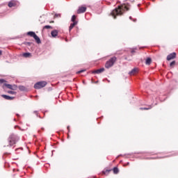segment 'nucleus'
I'll list each match as a JSON object with an SVG mask.
<instances>
[{"label":"nucleus","mask_w":178,"mask_h":178,"mask_svg":"<svg viewBox=\"0 0 178 178\" xmlns=\"http://www.w3.org/2000/svg\"><path fill=\"white\" fill-rule=\"evenodd\" d=\"M18 88L20 91H26L27 90V88H26V87L23 86H19Z\"/></svg>","instance_id":"18"},{"label":"nucleus","mask_w":178,"mask_h":178,"mask_svg":"<svg viewBox=\"0 0 178 178\" xmlns=\"http://www.w3.org/2000/svg\"><path fill=\"white\" fill-rule=\"evenodd\" d=\"M2 56V50H0V56Z\"/></svg>","instance_id":"28"},{"label":"nucleus","mask_w":178,"mask_h":178,"mask_svg":"<svg viewBox=\"0 0 178 178\" xmlns=\"http://www.w3.org/2000/svg\"><path fill=\"white\" fill-rule=\"evenodd\" d=\"M76 17H77L76 15H72V19H71V21L72 22V23H74V22L78 23V22L76 20Z\"/></svg>","instance_id":"20"},{"label":"nucleus","mask_w":178,"mask_h":178,"mask_svg":"<svg viewBox=\"0 0 178 178\" xmlns=\"http://www.w3.org/2000/svg\"><path fill=\"white\" fill-rule=\"evenodd\" d=\"M22 56L24 58H31L32 55H31V53H24L22 54Z\"/></svg>","instance_id":"16"},{"label":"nucleus","mask_w":178,"mask_h":178,"mask_svg":"<svg viewBox=\"0 0 178 178\" xmlns=\"http://www.w3.org/2000/svg\"><path fill=\"white\" fill-rule=\"evenodd\" d=\"M51 36L55 38L58 36V31L57 30H54L51 32Z\"/></svg>","instance_id":"14"},{"label":"nucleus","mask_w":178,"mask_h":178,"mask_svg":"<svg viewBox=\"0 0 178 178\" xmlns=\"http://www.w3.org/2000/svg\"><path fill=\"white\" fill-rule=\"evenodd\" d=\"M8 94H12L13 95L16 94V92H14V91H12V90H8Z\"/></svg>","instance_id":"24"},{"label":"nucleus","mask_w":178,"mask_h":178,"mask_svg":"<svg viewBox=\"0 0 178 178\" xmlns=\"http://www.w3.org/2000/svg\"><path fill=\"white\" fill-rule=\"evenodd\" d=\"M17 5V2L15 0H12L8 3L9 8H13Z\"/></svg>","instance_id":"10"},{"label":"nucleus","mask_w":178,"mask_h":178,"mask_svg":"<svg viewBox=\"0 0 178 178\" xmlns=\"http://www.w3.org/2000/svg\"><path fill=\"white\" fill-rule=\"evenodd\" d=\"M54 21L50 22V23H54Z\"/></svg>","instance_id":"31"},{"label":"nucleus","mask_w":178,"mask_h":178,"mask_svg":"<svg viewBox=\"0 0 178 178\" xmlns=\"http://www.w3.org/2000/svg\"><path fill=\"white\" fill-rule=\"evenodd\" d=\"M67 130L70 131V127H67Z\"/></svg>","instance_id":"29"},{"label":"nucleus","mask_w":178,"mask_h":178,"mask_svg":"<svg viewBox=\"0 0 178 178\" xmlns=\"http://www.w3.org/2000/svg\"><path fill=\"white\" fill-rule=\"evenodd\" d=\"M138 73V69L137 68H134L130 72L129 74L130 76H134V74H137Z\"/></svg>","instance_id":"13"},{"label":"nucleus","mask_w":178,"mask_h":178,"mask_svg":"<svg viewBox=\"0 0 178 178\" xmlns=\"http://www.w3.org/2000/svg\"><path fill=\"white\" fill-rule=\"evenodd\" d=\"M111 172H112V170L106 169L102 171V175L104 176H108V175H109Z\"/></svg>","instance_id":"12"},{"label":"nucleus","mask_w":178,"mask_h":178,"mask_svg":"<svg viewBox=\"0 0 178 178\" xmlns=\"http://www.w3.org/2000/svg\"><path fill=\"white\" fill-rule=\"evenodd\" d=\"M175 58H176V53H172L170 54H169L167 56V60H172V59H175Z\"/></svg>","instance_id":"9"},{"label":"nucleus","mask_w":178,"mask_h":178,"mask_svg":"<svg viewBox=\"0 0 178 178\" xmlns=\"http://www.w3.org/2000/svg\"><path fill=\"white\" fill-rule=\"evenodd\" d=\"M83 72H86V70H83L79 71L77 73L80 74V73H83Z\"/></svg>","instance_id":"26"},{"label":"nucleus","mask_w":178,"mask_h":178,"mask_svg":"<svg viewBox=\"0 0 178 178\" xmlns=\"http://www.w3.org/2000/svg\"><path fill=\"white\" fill-rule=\"evenodd\" d=\"M45 29H52V26H49V25H46L43 27V30H45Z\"/></svg>","instance_id":"23"},{"label":"nucleus","mask_w":178,"mask_h":178,"mask_svg":"<svg viewBox=\"0 0 178 178\" xmlns=\"http://www.w3.org/2000/svg\"><path fill=\"white\" fill-rule=\"evenodd\" d=\"M1 97L2 98H4V99H7L8 101H12L15 99L14 97L8 96L6 95H2Z\"/></svg>","instance_id":"11"},{"label":"nucleus","mask_w":178,"mask_h":178,"mask_svg":"<svg viewBox=\"0 0 178 178\" xmlns=\"http://www.w3.org/2000/svg\"><path fill=\"white\" fill-rule=\"evenodd\" d=\"M175 65H176V61H172L170 63V67H174Z\"/></svg>","instance_id":"22"},{"label":"nucleus","mask_w":178,"mask_h":178,"mask_svg":"<svg viewBox=\"0 0 178 178\" xmlns=\"http://www.w3.org/2000/svg\"><path fill=\"white\" fill-rule=\"evenodd\" d=\"M19 140H20V138L19 136H17V135L15 134H10L8 139L9 145H8L7 147H12V145H15V144H17Z\"/></svg>","instance_id":"2"},{"label":"nucleus","mask_w":178,"mask_h":178,"mask_svg":"<svg viewBox=\"0 0 178 178\" xmlns=\"http://www.w3.org/2000/svg\"><path fill=\"white\" fill-rule=\"evenodd\" d=\"M130 10V4L124 3L118 6V8H115L111 13V16H113V19H116L117 16H122L123 12H127Z\"/></svg>","instance_id":"1"},{"label":"nucleus","mask_w":178,"mask_h":178,"mask_svg":"<svg viewBox=\"0 0 178 178\" xmlns=\"http://www.w3.org/2000/svg\"><path fill=\"white\" fill-rule=\"evenodd\" d=\"M87 10V7L81 6H79V9L77 10L78 15H80L81 13H84Z\"/></svg>","instance_id":"6"},{"label":"nucleus","mask_w":178,"mask_h":178,"mask_svg":"<svg viewBox=\"0 0 178 178\" xmlns=\"http://www.w3.org/2000/svg\"><path fill=\"white\" fill-rule=\"evenodd\" d=\"M152 62V60L151 59V58H147L146 59L145 64L146 65H151Z\"/></svg>","instance_id":"17"},{"label":"nucleus","mask_w":178,"mask_h":178,"mask_svg":"<svg viewBox=\"0 0 178 178\" xmlns=\"http://www.w3.org/2000/svg\"><path fill=\"white\" fill-rule=\"evenodd\" d=\"M77 22H73L70 24L69 30L70 31H72V30H73V29L74 28V26H76Z\"/></svg>","instance_id":"15"},{"label":"nucleus","mask_w":178,"mask_h":178,"mask_svg":"<svg viewBox=\"0 0 178 178\" xmlns=\"http://www.w3.org/2000/svg\"><path fill=\"white\" fill-rule=\"evenodd\" d=\"M45 86H47L46 81H40L34 85V88H35L36 90H40V88H44Z\"/></svg>","instance_id":"5"},{"label":"nucleus","mask_w":178,"mask_h":178,"mask_svg":"<svg viewBox=\"0 0 178 178\" xmlns=\"http://www.w3.org/2000/svg\"><path fill=\"white\" fill-rule=\"evenodd\" d=\"M103 72H105V68H100L99 70H93L92 73H93V74H101V73H103Z\"/></svg>","instance_id":"8"},{"label":"nucleus","mask_w":178,"mask_h":178,"mask_svg":"<svg viewBox=\"0 0 178 178\" xmlns=\"http://www.w3.org/2000/svg\"><path fill=\"white\" fill-rule=\"evenodd\" d=\"M3 86L5 87H7V88H8L9 90H17V86L16 85H10L8 83H4Z\"/></svg>","instance_id":"7"},{"label":"nucleus","mask_w":178,"mask_h":178,"mask_svg":"<svg viewBox=\"0 0 178 178\" xmlns=\"http://www.w3.org/2000/svg\"><path fill=\"white\" fill-rule=\"evenodd\" d=\"M113 171L115 175H118L119 173V169L118 168V167H115L113 169Z\"/></svg>","instance_id":"19"},{"label":"nucleus","mask_w":178,"mask_h":178,"mask_svg":"<svg viewBox=\"0 0 178 178\" xmlns=\"http://www.w3.org/2000/svg\"><path fill=\"white\" fill-rule=\"evenodd\" d=\"M152 106H149V108H140V111H148L149 109H152Z\"/></svg>","instance_id":"21"},{"label":"nucleus","mask_w":178,"mask_h":178,"mask_svg":"<svg viewBox=\"0 0 178 178\" xmlns=\"http://www.w3.org/2000/svg\"><path fill=\"white\" fill-rule=\"evenodd\" d=\"M135 51L134 50L131 51V54L134 53Z\"/></svg>","instance_id":"30"},{"label":"nucleus","mask_w":178,"mask_h":178,"mask_svg":"<svg viewBox=\"0 0 178 178\" xmlns=\"http://www.w3.org/2000/svg\"><path fill=\"white\" fill-rule=\"evenodd\" d=\"M54 17H60V14H56Z\"/></svg>","instance_id":"25"},{"label":"nucleus","mask_w":178,"mask_h":178,"mask_svg":"<svg viewBox=\"0 0 178 178\" xmlns=\"http://www.w3.org/2000/svg\"><path fill=\"white\" fill-rule=\"evenodd\" d=\"M26 35H29V37H33V38H34L37 44H41V40L40 39L38 35L35 34V32L29 31L26 33Z\"/></svg>","instance_id":"4"},{"label":"nucleus","mask_w":178,"mask_h":178,"mask_svg":"<svg viewBox=\"0 0 178 178\" xmlns=\"http://www.w3.org/2000/svg\"><path fill=\"white\" fill-rule=\"evenodd\" d=\"M117 59L118 58H116V56H113L111 58L108 60H107L105 64L106 69H110V67H112V66L115 65V63L116 62Z\"/></svg>","instance_id":"3"},{"label":"nucleus","mask_w":178,"mask_h":178,"mask_svg":"<svg viewBox=\"0 0 178 178\" xmlns=\"http://www.w3.org/2000/svg\"><path fill=\"white\" fill-rule=\"evenodd\" d=\"M2 83H5V80L4 79H0V83L2 84Z\"/></svg>","instance_id":"27"}]
</instances>
